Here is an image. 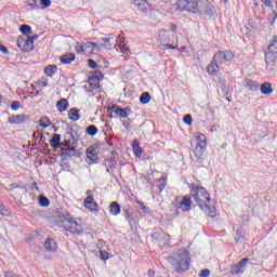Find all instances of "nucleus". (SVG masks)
<instances>
[{"label":"nucleus","mask_w":277,"mask_h":277,"mask_svg":"<svg viewBox=\"0 0 277 277\" xmlns=\"http://www.w3.org/2000/svg\"><path fill=\"white\" fill-rule=\"evenodd\" d=\"M54 72H57V65H48Z\"/></svg>","instance_id":"13d9d810"},{"label":"nucleus","mask_w":277,"mask_h":277,"mask_svg":"<svg viewBox=\"0 0 277 277\" xmlns=\"http://www.w3.org/2000/svg\"><path fill=\"white\" fill-rule=\"evenodd\" d=\"M64 146H70V144H75V135L72 132H66L64 135V141L62 143Z\"/></svg>","instance_id":"412c9836"},{"label":"nucleus","mask_w":277,"mask_h":277,"mask_svg":"<svg viewBox=\"0 0 277 277\" xmlns=\"http://www.w3.org/2000/svg\"><path fill=\"white\" fill-rule=\"evenodd\" d=\"M134 5L140 10V12H148V6L150 5L147 0H132Z\"/></svg>","instance_id":"4468645a"},{"label":"nucleus","mask_w":277,"mask_h":277,"mask_svg":"<svg viewBox=\"0 0 277 277\" xmlns=\"http://www.w3.org/2000/svg\"><path fill=\"white\" fill-rule=\"evenodd\" d=\"M260 90L262 94H265L266 96H269V94L274 92V89L272 88V83L269 82L262 83Z\"/></svg>","instance_id":"4be33fe9"},{"label":"nucleus","mask_w":277,"mask_h":277,"mask_svg":"<svg viewBox=\"0 0 277 277\" xmlns=\"http://www.w3.org/2000/svg\"><path fill=\"white\" fill-rule=\"evenodd\" d=\"M236 235H237V237L235 238L236 243H239V241L243 240V236H241V232L239 229H237Z\"/></svg>","instance_id":"a18cd8bd"},{"label":"nucleus","mask_w":277,"mask_h":277,"mask_svg":"<svg viewBox=\"0 0 277 277\" xmlns=\"http://www.w3.org/2000/svg\"><path fill=\"white\" fill-rule=\"evenodd\" d=\"M246 88H248V90H250V92H256V91H259V82L248 80Z\"/></svg>","instance_id":"7c9ffc66"},{"label":"nucleus","mask_w":277,"mask_h":277,"mask_svg":"<svg viewBox=\"0 0 277 277\" xmlns=\"http://www.w3.org/2000/svg\"><path fill=\"white\" fill-rule=\"evenodd\" d=\"M34 40H38V35L31 37H19L17 39V47L26 53H29V51H34Z\"/></svg>","instance_id":"0eeeda50"},{"label":"nucleus","mask_w":277,"mask_h":277,"mask_svg":"<svg viewBox=\"0 0 277 277\" xmlns=\"http://www.w3.org/2000/svg\"><path fill=\"white\" fill-rule=\"evenodd\" d=\"M44 249L47 250V252H55L57 250V242H55V240L48 238L44 241Z\"/></svg>","instance_id":"2eb2a0df"},{"label":"nucleus","mask_w":277,"mask_h":277,"mask_svg":"<svg viewBox=\"0 0 277 277\" xmlns=\"http://www.w3.org/2000/svg\"><path fill=\"white\" fill-rule=\"evenodd\" d=\"M87 157L88 159H90V161H96L98 159V154H96V151L94 150H87Z\"/></svg>","instance_id":"4c0bfd02"},{"label":"nucleus","mask_w":277,"mask_h":277,"mask_svg":"<svg viewBox=\"0 0 277 277\" xmlns=\"http://www.w3.org/2000/svg\"><path fill=\"white\" fill-rule=\"evenodd\" d=\"M129 215H131V212L129 210L126 211V217L129 219Z\"/></svg>","instance_id":"e2e57ef3"},{"label":"nucleus","mask_w":277,"mask_h":277,"mask_svg":"<svg viewBox=\"0 0 277 277\" xmlns=\"http://www.w3.org/2000/svg\"><path fill=\"white\" fill-rule=\"evenodd\" d=\"M101 42H104V44L101 45V48L103 47L104 49H111V38H102Z\"/></svg>","instance_id":"58836bf2"},{"label":"nucleus","mask_w":277,"mask_h":277,"mask_svg":"<svg viewBox=\"0 0 277 277\" xmlns=\"http://www.w3.org/2000/svg\"><path fill=\"white\" fill-rule=\"evenodd\" d=\"M98 67V65L96 64V62H94V60H89V68H93V69H95V68H97Z\"/></svg>","instance_id":"8fccbe9b"},{"label":"nucleus","mask_w":277,"mask_h":277,"mask_svg":"<svg viewBox=\"0 0 277 277\" xmlns=\"http://www.w3.org/2000/svg\"><path fill=\"white\" fill-rule=\"evenodd\" d=\"M248 261H250V259L243 258L237 264L232 265L230 274L233 276H241V274H243V272H246V267H248Z\"/></svg>","instance_id":"6e6552de"},{"label":"nucleus","mask_w":277,"mask_h":277,"mask_svg":"<svg viewBox=\"0 0 277 277\" xmlns=\"http://www.w3.org/2000/svg\"><path fill=\"white\" fill-rule=\"evenodd\" d=\"M96 133H98V128H96V126H89L87 128V134L91 135V137H94V135H96Z\"/></svg>","instance_id":"e433bc0d"},{"label":"nucleus","mask_w":277,"mask_h":277,"mask_svg":"<svg viewBox=\"0 0 277 277\" xmlns=\"http://www.w3.org/2000/svg\"><path fill=\"white\" fill-rule=\"evenodd\" d=\"M100 256L102 261H107L109 259V253L107 251H101Z\"/></svg>","instance_id":"c03bdc74"},{"label":"nucleus","mask_w":277,"mask_h":277,"mask_svg":"<svg viewBox=\"0 0 277 277\" xmlns=\"http://www.w3.org/2000/svg\"><path fill=\"white\" fill-rule=\"evenodd\" d=\"M84 53H87V51H90L91 53H94V51H101V45L94 43V42H85L82 43Z\"/></svg>","instance_id":"f3484780"},{"label":"nucleus","mask_w":277,"mask_h":277,"mask_svg":"<svg viewBox=\"0 0 277 277\" xmlns=\"http://www.w3.org/2000/svg\"><path fill=\"white\" fill-rule=\"evenodd\" d=\"M56 107H57L58 111H61V113L66 111V109H68V107H69L68 100L62 98L61 101H58L56 103Z\"/></svg>","instance_id":"393cba45"},{"label":"nucleus","mask_w":277,"mask_h":277,"mask_svg":"<svg viewBox=\"0 0 277 277\" xmlns=\"http://www.w3.org/2000/svg\"><path fill=\"white\" fill-rule=\"evenodd\" d=\"M76 52L77 53H84V50H83V43H77L76 44Z\"/></svg>","instance_id":"de8ad7c7"},{"label":"nucleus","mask_w":277,"mask_h":277,"mask_svg":"<svg viewBox=\"0 0 277 277\" xmlns=\"http://www.w3.org/2000/svg\"><path fill=\"white\" fill-rule=\"evenodd\" d=\"M176 25L171 24L170 29H160L158 31L157 40L159 43V49H162V51H166V49H177L179 44V37L176 36Z\"/></svg>","instance_id":"f257e3e1"},{"label":"nucleus","mask_w":277,"mask_h":277,"mask_svg":"<svg viewBox=\"0 0 277 277\" xmlns=\"http://www.w3.org/2000/svg\"><path fill=\"white\" fill-rule=\"evenodd\" d=\"M0 51H1V53H3V55H8L10 53L8 48L1 43H0Z\"/></svg>","instance_id":"09e8293b"},{"label":"nucleus","mask_w":277,"mask_h":277,"mask_svg":"<svg viewBox=\"0 0 277 277\" xmlns=\"http://www.w3.org/2000/svg\"><path fill=\"white\" fill-rule=\"evenodd\" d=\"M109 207H110L111 215H119V213H120V203H118L117 201H113Z\"/></svg>","instance_id":"c756f323"},{"label":"nucleus","mask_w":277,"mask_h":277,"mask_svg":"<svg viewBox=\"0 0 277 277\" xmlns=\"http://www.w3.org/2000/svg\"><path fill=\"white\" fill-rule=\"evenodd\" d=\"M36 94H40V91H37Z\"/></svg>","instance_id":"338daca9"},{"label":"nucleus","mask_w":277,"mask_h":277,"mask_svg":"<svg viewBox=\"0 0 277 277\" xmlns=\"http://www.w3.org/2000/svg\"><path fill=\"white\" fill-rule=\"evenodd\" d=\"M264 5L266 8H272V0H264Z\"/></svg>","instance_id":"6e6d98bb"},{"label":"nucleus","mask_w":277,"mask_h":277,"mask_svg":"<svg viewBox=\"0 0 277 277\" xmlns=\"http://www.w3.org/2000/svg\"><path fill=\"white\" fill-rule=\"evenodd\" d=\"M170 262L175 263V271L177 274H184V272L189 269V265L192 263V260L189 259V251L186 249L179 250L170 258Z\"/></svg>","instance_id":"7ed1b4c3"},{"label":"nucleus","mask_w":277,"mask_h":277,"mask_svg":"<svg viewBox=\"0 0 277 277\" xmlns=\"http://www.w3.org/2000/svg\"><path fill=\"white\" fill-rule=\"evenodd\" d=\"M195 137L197 140V145L194 150L195 159L197 163H202L205 161L202 155H205V150H207V136L200 132H197L195 133Z\"/></svg>","instance_id":"39448f33"},{"label":"nucleus","mask_w":277,"mask_h":277,"mask_svg":"<svg viewBox=\"0 0 277 277\" xmlns=\"http://www.w3.org/2000/svg\"><path fill=\"white\" fill-rule=\"evenodd\" d=\"M75 53H66L60 57L61 64H72L75 62Z\"/></svg>","instance_id":"aec40b11"},{"label":"nucleus","mask_w":277,"mask_h":277,"mask_svg":"<svg viewBox=\"0 0 277 277\" xmlns=\"http://www.w3.org/2000/svg\"><path fill=\"white\" fill-rule=\"evenodd\" d=\"M19 31H21V34H23V36H25V38H31V34H34L31 31V26H29V25H22L19 27Z\"/></svg>","instance_id":"a878e982"},{"label":"nucleus","mask_w":277,"mask_h":277,"mask_svg":"<svg viewBox=\"0 0 277 277\" xmlns=\"http://www.w3.org/2000/svg\"><path fill=\"white\" fill-rule=\"evenodd\" d=\"M148 276H155V271H148Z\"/></svg>","instance_id":"680f3d73"},{"label":"nucleus","mask_w":277,"mask_h":277,"mask_svg":"<svg viewBox=\"0 0 277 277\" xmlns=\"http://www.w3.org/2000/svg\"><path fill=\"white\" fill-rule=\"evenodd\" d=\"M0 215H2L3 217H10L11 215L10 210H8V208H5V206L1 201H0Z\"/></svg>","instance_id":"f704fd0d"},{"label":"nucleus","mask_w":277,"mask_h":277,"mask_svg":"<svg viewBox=\"0 0 277 277\" xmlns=\"http://www.w3.org/2000/svg\"><path fill=\"white\" fill-rule=\"evenodd\" d=\"M105 246V241L98 240L97 248H103Z\"/></svg>","instance_id":"bf43d9fd"},{"label":"nucleus","mask_w":277,"mask_h":277,"mask_svg":"<svg viewBox=\"0 0 277 277\" xmlns=\"http://www.w3.org/2000/svg\"><path fill=\"white\" fill-rule=\"evenodd\" d=\"M50 146L52 148H60L61 146H64L62 144V135L53 134L52 138L50 140Z\"/></svg>","instance_id":"a211bd4d"},{"label":"nucleus","mask_w":277,"mask_h":277,"mask_svg":"<svg viewBox=\"0 0 277 277\" xmlns=\"http://www.w3.org/2000/svg\"><path fill=\"white\" fill-rule=\"evenodd\" d=\"M58 219L61 221V226H66L67 224L71 223L74 221L70 213L60 214Z\"/></svg>","instance_id":"b1692460"},{"label":"nucleus","mask_w":277,"mask_h":277,"mask_svg":"<svg viewBox=\"0 0 277 277\" xmlns=\"http://www.w3.org/2000/svg\"><path fill=\"white\" fill-rule=\"evenodd\" d=\"M11 109H12L13 111H18V109H21V102H18V101L12 102V104H11Z\"/></svg>","instance_id":"ea45409f"},{"label":"nucleus","mask_w":277,"mask_h":277,"mask_svg":"<svg viewBox=\"0 0 277 277\" xmlns=\"http://www.w3.org/2000/svg\"><path fill=\"white\" fill-rule=\"evenodd\" d=\"M44 72H45L47 77H53V75H55V71H53V69L49 66H47L44 68Z\"/></svg>","instance_id":"a19ab883"},{"label":"nucleus","mask_w":277,"mask_h":277,"mask_svg":"<svg viewBox=\"0 0 277 277\" xmlns=\"http://www.w3.org/2000/svg\"><path fill=\"white\" fill-rule=\"evenodd\" d=\"M66 148L63 149V157H77V149L75 147H70V145L65 146Z\"/></svg>","instance_id":"5701e85b"},{"label":"nucleus","mask_w":277,"mask_h":277,"mask_svg":"<svg viewBox=\"0 0 277 277\" xmlns=\"http://www.w3.org/2000/svg\"><path fill=\"white\" fill-rule=\"evenodd\" d=\"M62 228H65V230H68L71 233V235H81L83 233V229H81V225L77 223V221H71L70 223H67V225H61Z\"/></svg>","instance_id":"9d476101"},{"label":"nucleus","mask_w":277,"mask_h":277,"mask_svg":"<svg viewBox=\"0 0 277 277\" xmlns=\"http://www.w3.org/2000/svg\"><path fill=\"white\" fill-rule=\"evenodd\" d=\"M177 8L181 12H192V14H198L202 9V0H179Z\"/></svg>","instance_id":"423d86ee"},{"label":"nucleus","mask_w":277,"mask_h":277,"mask_svg":"<svg viewBox=\"0 0 277 277\" xmlns=\"http://www.w3.org/2000/svg\"><path fill=\"white\" fill-rule=\"evenodd\" d=\"M42 8H51V0H40Z\"/></svg>","instance_id":"49530a36"},{"label":"nucleus","mask_w":277,"mask_h":277,"mask_svg":"<svg viewBox=\"0 0 277 277\" xmlns=\"http://www.w3.org/2000/svg\"><path fill=\"white\" fill-rule=\"evenodd\" d=\"M117 42L121 43L120 45H118L117 51H120V53H124L126 55H129V53H131V50H129V47H127V43H124L123 37H118Z\"/></svg>","instance_id":"dca6fc26"},{"label":"nucleus","mask_w":277,"mask_h":277,"mask_svg":"<svg viewBox=\"0 0 277 277\" xmlns=\"http://www.w3.org/2000/svg\"><path fill=\"white\" fill-rule=\"evenodd\" d=\"M4 277H18V275L14 274L13 272H6Z\"/></svg>","instance_id":"5fc2aeb1"},{"label":"nucleus","mask_w":277,"mask_h":277,"mask_svg":"<svg viewBox=\"0 0 277 277\" xmlns=\"http://www.w3.org/2000/svg\"><path fill=\"white\" fill-rule=\"evenodd\" d=\"M235 54L232 51H219L214 54L211 64L208 66L209 75H217L220 72V65L225 62H233Z\"/></svg>","instance_id":"20e7f679"},{"label":"nucleus","mask_w":277,"mask_h":277,"mask_svg":"<svg viewBox=\"0 0 277 277\" xmlns=\"http://www.w3.org/2000/svg\"><path fill=\"white\" fill-rule=\"evenodd\" d=\"M39 205H40V207H49V205H51V201L44 195H40L39 196Z\"/></svg>","instance_id":"c9c22d12"},{"label":"nucleus","mask_w":277,"mask_h":277,"mask_svg":"<svg viewBox=\"0 0 277 277\" xmlns=\"http://www.w3.org/2000/svg\"><path fill=\"white\" fill-rule=\"evenodd\" d=\"M127 220H128L130 226H135V217H133L132 215H128Z\"/></svg>","instance_id":"3c124183"},{"label":"nucleus","mask_w":277,"mask_h":277,"mask_svg":"<svg viewBox=\"0 0 277 277\" xmlns=\"http://www.w3.org/2000/svg\"><path fill=\"white\" fill-rule=\"evenodd\" d=\"M29 115L25 114L9 117L10 124H23V122H29Z\"/></svg>","instance_id":"f8f14e48"},{"label":"nucleus","mask_w":277,"mask_h":277,"mask_svg":"<svg viewBox=\"0 0 277 277\" xmlns=\"http://www.w3.org/2000/svg\"><path fill=\"white\" fill-rule=\"evenodd\" d=\"M87 196L88 197L84 199L85 209L96 213V211H98V203L94 201V195L92 194V190H87Z\"/></svg>","instance_id":"1a4fd4ad"},{"label":"nucleus","mask_w":277,"mask_h":277,"mask_svg":"<svg viewBox=\"0 0 277 277\" xmlns=\"http://www.w3.org/2000/svg\"><path fill=\"white\" fill-rule=\"evenodd\" d=\"M183 120L185 124L192 126V122H193L192 115H185Z\"/></svg>","instance_id":"37998d69"},{"label":"nucleus","mask_w":277,"mask_h":277,"mask_svg":"<svg viewBox=\"0 0 277 277\" xmlns=\"http://www.w3.org/2000/svg\"><path fill=\"white\" fill-rule=\"evenodd\" d=\"M69 120H72L74 122H77V120H79L80 116H79V109L78 108H70L69 113Z\"/></svg>","instance_id":"bb28decb"},{"label":"nucleus","mask_w":277,"mask_h":277,"mask_svg":"<svg viewBox=\"0 0 277 277\" xmlns=\"http://www.w3.org/2000/svg\"><path fill=\"white\" fill-rule=\"evenodd\" d=\"M132 149H133V153L135 155V157H142V147H140V143L137 141H133L132 143Z\"/></svg>","instance_id":"c85d7f7f"},{"label":"nucleus","mask_w":277,"mask_h":277,"mask_svg":"<svg viewBox=\"0 0 277 277\" xmlns=\"http://www.w3.org/2000/svg\"><path fill=\"white\" fill-rule=\"evenodd\" d=\"M41 88H47L49 85V82H40Z\"/></svg>","instance_id":"052dcab7"},{"label":"nucleus","mask_w":277,"mask_h":277,"mask_svg":"<svg viewBox=\"0 0 277 277\" xmlns=\"http://www.w3.org/2000/svg\"><path fill=\"white\" fill-rule=\"evenodd\" d=\"M211 276V271L209 268L202 269L201 273L199 274V277H209Z\"/></svg>","instance_id":"79ce46f5"},{"label":"nucleus","mask_w":277,"mask_h":277,"mask_svg":"<svg viewBox=\"0 0 277 277\" xmlns=\"http://www.w3.org/2000/svg\"><path fill=\"white\" fill-rule=\"evenodd\" d=\"M265 63H266V68L268 70H274V67L277 64V53L267 51L265 53Z\"/></svg>","instance_id":"9b49d317"},{"label":"nucleus","mask_w":277,"mask_h":277,"mask_svg":"<svg viewBox=\"0 0 277 277\" xmlns=\"http://www.w3.org/2000/svg\"><path fill=\"white\" fill-rule=\"evenodd\" d=\"M182 51H185V48H183Z\"/></svg>","instance_id":"774afa93"},{"label":"nucleus","mask_w":277,"mask_h":277,"mask_svg":"<svg viewBox=\"0 0 277 277\" xmlns=\"http://www.w3.org/2000/svg\"><path fill=\"white\" fill-rule=\"evenodd\" d=\"M163 187H166V186L160 187V192H162Z\"/></svg>","instance_id":"69168bd1"},{"label":"nucleus","mask_w":277,"mask_h":277,"mask_svg":"<svg viewBox=\"0 0 277 277\" xmlns=\"http://www.w3.org/2000/svg\"><path fill=\"white\" fill-rule=\"evenodd\" d=\"M190 196L193 197L195 202H197L201 211H203L205 213H213V208L209 206L211 197L209 196L207 189L200 186H193L190 187Z\"/></svg>","instance_id":"f03ea898"},{"label":"nucleus","mask_w":277,"mask_h":277,"mask_svg":"<svg viewBox=\"0 0 277 277\" xmlns=\"http://www.w3.org/2000/svg\"><path fill=\"white\" fill-rule=\"evenodd\" d=\"M128 111H131V109L120 108V107L115 109L116 116H120V118H129V113Z\"/></svg>","instance_id":"cd10ccee"},{"label":"nucleus","mask_w":277,"mask_h":277,"mask_svg":"<svg viewBox=\"0 0 277 277\" xmlns=\"http://www.w3.org/2000/svg\"><path fill=\"white\" fill-rule=\"evenodd\" d=\"M140 103H142V105H148V103H150V93H142V95L140 96Z\"/></svg>","instance_id":"2f4dec72"},{"label":"nucleus","mask_w":277,"mask_h":277,"mask_svg":"<svg viewBox=\"0 0 277 277\" xmlns=\"http://www.w3.org/2000/svg\"><path fill=\"white\" fill-rule=\"evenodd\" d=\"M137 205H140V208H141L143 211H146V206H144V202L137 200Z\"/></svg>","instance_id":"4d7b16f0"},{"label":"nucleus","mask_w":277,"mask_h":277,"mask_svg":"<svg viewBox=\"0 0 277 277\" xmlns=\"http://www.w3.org/2000/svg\"><path fill=\"white\" fill-rule=\"evenodd\" d=\"M200 12H203L206 18H213V16H215V6L212 4H206L203 9H200Z\"/></svg>","instance_id":"ddd939ff"},{"label":"nucleus","mask_w":277,"mask_h":277,"mask_svg":"<svg viewBox=\"0 0 277 277\" xmlns=\"http://www.w3.org/2000/svg\"><path fill=\"white\" fill-rule=\"evenodd\" d=\"M98 88V83L93 84V90H96Z\"/></svg>","instance_id":"0e129e2a"},{"label":"nucleus","mask_w":277,"mask_h":277,"mask_svg":"<svg viewBox=\"0 0 277 277\" xmlns=\"http://www.w3.org/2000/svg\"><path fill=\"white\" fill-rule=\"evenodd\" d=\"M180 209H182V211H189L192 209V198L187 196L183 197Z\"/></svg>","instance_id":"6ab92c4d"},{"label":"nucleus","mask_w":277,"mask_h":277,"mask_svg":"<svg viewBox=\"0 0 277 277\" xmlns=\"http://www.w3.org/2000/svg\"><path fill=\"white\" fill-rule=\"evenodd\" d=\"M39 124L40 127H42V129H47L51 127V120H49L48 117H41L39 120Z\"/></svg>","instance_id":"72a5a7b5"},{"label":"nucleus","mask_w":277,"mask_h":277,"mask_svg":"<svg viewBox=\"0 0 277 277\" xmlns=\"http://www.w3.org/2000/svg\"><path fill=\"white\" fill-rule=\"evenodd\" d=\"M37 3L36 0H27V5H29V8H36Z\"/></svg>","instance_id":"603ef678"},{"label":"nucleus","mask_w":277,"mask_h":277,"mask_svg":"<svg viewBox=\"0 0 277 277\" xmlns=\"http://www.w3.org/2000/svg\"><path fill=\"white\" fill-rule=\"evenodd\" d=\"M18 187H21V186H18L16 183H12L10 185V192H14V189H18Z\"/></svg>","instance_id":"864d4df0"},{"label":"nucleus","mask_w":277,"mask_h":277,"mask_svg":"<svg viewBox=\"0 0 277 277\" xmlns=\"http://www.w3.org/2000/svg\"><path fill=\"white\" fill-rule=\"evenodd\" d=\"M268 51L271 53H277V36H275L273 40L269 42Z\"/></svg>","instance_id":"473e14b6"}]
</instances>
